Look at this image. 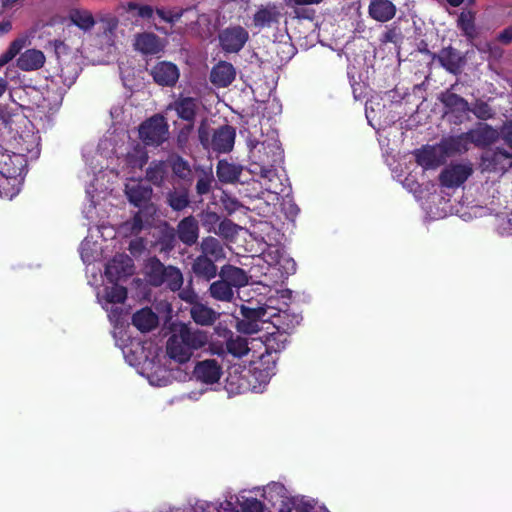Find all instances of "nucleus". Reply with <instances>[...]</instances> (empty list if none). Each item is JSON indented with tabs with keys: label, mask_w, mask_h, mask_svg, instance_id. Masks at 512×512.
<instances>
[{
	"label": "nucleus",
	"mask_w": 512,
	"mask_h": 512,
	"mask_svg": "<svg viewBox=\"0 0 512 512\" xmlns=\"http://www.w3.org/2000/svg\"><path fill=\"white\" fill-rule=\"evenodd\" d=\"M121 347L126 361L131 366H136L139 373L147 378L152 386L163 387L170 383L171 375L169 370L162 364V356L156 348L149 347L148 354H145V347L140 342H131L130 345Z\"/></svg>",
	"instance_id": "nucleus-1"
},
{
	"label": "nucleus",
	"mask_w": 512,
	"mask_h": 512,
	"mask_svg": "<svg viewBox=\"0 0 512 512\" xmlns=\"http://www.w3.org/2000/svg\"><path fill=\"white\" fill-rule=\"evenodd\" d=\"M267 228L265 236H261V241L267 246V250H264L262 256L257 257L255 261L263 260L267 263L269 268L265 274L271 275L277 283L296 271V263L279 246L284 239L280 230L276 226H267Z\"/></svg>",
	"instance_id": "nucleus-2"
},
{
	"label": "nucleus",
	"mask_w": 512,
	"mask_h": 512,
	"mask_svg": "<svg viewBox=\"0 0 512 512\" xmlns=\"http://www.w3.org/2000/svg\"><path fill=\"white\" fill-rule=\"evenodd\" d=\"M209 344L207 331L191 328L185 324L174 330L166 345L167 355L179 364L188 362L194 351Z\"/></svg>",
	"instance_id": "nucleus-3"
},
{
	"label": "nucleus",
	"mask_w": 512,
	"mask_h": 512,
	"mask_svg": "<svg viewBox=\"0 0 512 512\" xmlns=\"http://www.w3.org/2000/svg\"><path fill=\"white\" fill-rule=\"evenodd\" d=\"M124 191L129 202L139 208L131 224H149L150 218L157 212L156 206L151 202L152 188L141 181H131L125 185Z\"/></svg>",
	"instance_id": "nucleus-4"
},
{
	"label": "nucleus",
	"mask_w": 512,
	"mask_h": 512,
	"mask_svg": "<svg viewBox=\"0 0 512 512\" xmlns=\"http://www.w3.org/2000/svg\"><path fill=\"white\" fill-rule=\"evenodd\" d=\"M97 299L101 306L108 312L110 321L114 324L115 329L121 328L123 324L124 310L122 307L115 306L122 304L126 297L127 291L123 286L112 283L111 286L105 287L103 290L97 291ZM122 330L114 331V337L117 338Z\"/></svg>",
	"instance_id": "nucleus-5"
},
{
	"label": "nucleus",
	"mask_w": 512,
	"mask_h": 512,
	"mask_svg": "<svg viewBox=\"0 0 512 512\" xmlns=\"http://www.w3.org/2000/svg\"><path fill=\"white\" fill-rule=\"evenodd\" d=\"M286 341V335L280 331L270 333L265 337L263 342L265 346V353L260 355V366H263V369L256 367L254 372L256 376L259 374L262 383H267L274 374L277 358L273 353L276 354L282 350L285 347Z\"/></svg>",
	"instance_id": "nucleus-6"
},
{
	"label": "nucleus",
	"mask_w": 512,
	"mask_h": 512,
	"mask_svg": "<svg viewBox=\"0 0 512 512\" xmlns=\"http://www.w3.org/2000/svg\"><path fill=\"white\" fill-rule=\"evenodd\" d=\"M282 149L277 141L265 140L251 151L253 163L260 167V175L270 177L275 166L282 160Z\"/></svg>",
	"instance_id": "nucleus-7"
},
{
	"label": "nucleus",
	"mask_w": 512,
	"mask_h": 512,
	"mask_svg": "<svg viewBox=\"0 0 512 512\" xmlns=\"http://www.w3.org/2000/svg\"><path fill=\"white\" fill-rule=\"evenodd\" d=\"M138 132L145 145L160 146L169 137V125L163 115L155 114L140 124Z\"/></svg>",
	"instance_id": "nucleus-8"
},
{
	"label": "nucleus",
	"mask_w": 512,
	"mask_h": 512,
	"mask_svg": "<svg viewBox=\"0 0 512 512\" xmlns=\"http://www.w3.org/2000/svg\"><path fill=\"white\" fill-rule=\"evenodd\" d=\"M481 165L488 172H506L512 167V150L500 147L488 149L481 156Z\"/></svg>",
	"instance_id": "nucleus-9"
},
{
	"label": "nucleus",
	"mask_w": 512,
	"mask_h": 512,
	"mask_svg": "<svg viewBox=\"0 0 512 512\" xmlns=\"http://www.w3.org/2000/svg\"><path fill=\"white\" fill-rule=\"evenodd\" d=\"M471 163H450L439 175L440 184L446 188L460 187L472 175Z\"/></svg>",
	"instance_id": "nucleus-10"
},
{
	"label": "nucleus",
	"mask_w": 512,
	"mask_h": 512,
	"mask_svg": "<svg viewBox=\"0 0 512 512\" xmlns=\"http://www.w3.org/2000/svg\"><path fill=\"white\" fill-rule=\"evenodd\" d=\"M199 108L198 99L190 96L180 95L176 100L170 103L167 107L168 110H174L183 121L187 122V131L191 132L194 127V122Z\"/></svg>",
	"instance_id": "nucleus-11"
},
{
	"label": "nucleus",
	"mask_w": 512,
	"mask_h": 512,
	"mask_svg": "<svg viewBox=\"0 0 512 512\" xmlns=\"http://www.w3.org/2000/svg\"><path fill=\"white\" fill-rule=\"evenodd\" d=\"M249 39V34L242 26L228 27L219 33L221 48L227 53H238Z\"/></svg>",
	"instance_id": "nucleus-12"
},
{
	"label": "nucleus",
	"mask_w": 512,
	"mask_h": 512,
	"mask_svg": "<svg viewBox=\"0 0 512 512\" xmlns=\"http://www.w3.org/2000/svg\"><path fill=\"white\" fill-rule=\"evenodd\" d=\"M222 366L215 359H205L195 364L193 377L196 381L206 385L218 383L222 376Z\"/></svg>",
	"instance_id": "nucleus-13"
},
{
	"label": "nucleus",
	"mask_w": 512,
	"mask_h": 512,
	"mask_svg": "<svg viewBox=\"0 0 512 512\" xmlns=\"http://www.w3.org/2000/svg\"><path fill=\"white\" fill-rule=\"evenodd\" d=\"M236 138V130L231 125H222L212 133L210 148L217 153L232 151Z\"/></svg>",
	"instance_id": "nucleus-14"
},
{
	"label": "nucleus",
	"mask_w": 512,
	"mask_h": 512,
	"mask_svg": "<svg viewBox=\"0 0 512 512\" xmlns=\"http://www.w3.org/2000/svg\"><path fill=\"white\" fill-rule=\"evenodd\" d=\"M252 493H260L265 501L275 506L277 503L281 504V507L286 506V501L289 502L294 500L296 497H289L287 490L281 483L271 482L263 487H255L250 490Z\"/></svg>",
	"instance_id": "nucleus-15"
},
{
	"label": "nucleus",
	"mask_w": 512,
	"mask_h": 512,
	"mask_svg": "<svg viewBox=\"0 0 512 512\" xmlns=\"http://www.w3.org/2000/svg\"><path fill=\"white\" fill-rule=\"evenodd\" d=\"M469 136L471 144L477 147H487L495 143L499 138V131L487 123L480 122L474 129L465 132Z\"/></svg>",
	"instance_id": "nucleus-16"
},
{
	"label": "nucleus",
	"mask_w": 512,
	"mask_h": 512,
	"mask_svg": "<svg viewBox=\"0 0 512 512\" xmlns=\"http://www.w3.org/2000/svg\"><path fill=\"white\" fill-rule=\"evenodd\" d=\"M151 75L158 85L172 87L177 83L180 74L174 63L162 61L152 68Z\"/></svg>",
	"instance_id": "nucleus-17"
},
{
	"label": "nucleus",
	"mask_w": 512,
	"mask_h": 512,
	"mask_svg": "<svg viewBox=\"0 0 512 512\" xmlns=\"http://www.w3.org/2000/svg\"><path fill=\"white\" fill-rule=\"evenodd\" d=\"M209 352L214 355L223 356L226 351L234 357L246 355L250 348L247 339L241 336H231L226 342V349L222 345L209 342Z\"/></svg>",
	"instance_id": "nucleus-18"
},
{
	"label": "nucleus",
	"mask_w": 512,
	"mask_h": 512,
	"mask_svg": "<svg viewBox=\"0 0 512 512\" xmlns=\"http://www.w3.org/2000/svg\"><path fill=\"white\" fill-rule=\"evenodd\" d=\"M470 139L468 135L461 133L443 137L439 143L440 152H443L445 158L466 153L470 147Z\"/></svg>",
	"instance_id": "nucleus-19"
},
{
	"label": "nucleus",
	"mask_w": 512,
	"mask_h": 512,
	"mask_svg": "<svg viewBox=\"0 0 512 512\" xmlns=\"http://www.w3.org/2000/svg\"><path fill=\"white\" fill-rule=\"evenodd\" d=\"M433 59H437L445 70L454 75L460 73L465 63L464 57L452 46L444 47L438 54H433Z\"/></svg>",
	"instance_id": "nucleus-20"
},
{
	"label": "nucleus",
	"mask_w": 512,
	"mask_h": 512,
	"mask_svg": "<svg viewBox=\"0 0 512 512\" xmlns=\"http://www.w3.org/2000/svg\"><path fill=\"white\" fill-rule=\"evenodd\" d=\"M416 162L425 170L436 169L445 163V155L437 146H426L415 153Z\"/></svg>",
	"instance_id": "nucleus-21"
},
{
	"label": "nucleus",
	"mask_w": 512,
	"mask_h": 512,
	"mask_svg": "<svg viewBox=\"0 0 512 512\" xmlns=\"http://www.w3.org/2000/svg\"><path fill=\"white\" fill-rule=\"evenodd\" d=\"M439 99L444 105L446 113L453 114L460 122L464 115L470 110L468 101L456 93L446 91L441 94Z\"/></svg>",
	"instance_id": "nucleus-22"
},
{
	"label": "nucleus",
	"mask_w": 512,
	"mask_h": 512,
	"mask_svg": "<svg viewBox=\"0 0 512 512\" xmlns=\"http://www.w3.org/2000/svg\"><path fill=\"white\" fill-rule=\"evenodd\" d=\"M131 273L132 260L124 254L116 255L112 261L107 264L105 269V276L111 283Z\"/></svg>",
	"instance_id": "nucleus-23"
},
{
	"label": "nucleus",
	"mask_w": 512,
	"mask_h": 512,
	"mask_svg": "<svg viewBox=\"0 0 512 512\" xmlns=\"http://www.w3.org/2000/svg\"><path fill=\"white\" fill-rule=\"evenodd\" d=\"M168 163L173 176L181 180L184 186H191L194 180V173L189 162L178 154H172L168 157Z\"/></svg>",
	"instance_id": "nucleus-24"
},
{
	"label": "nucleus",
	"mask_w": 512,
	"mask_h": 512,
	"mask_svg": "<svg viewBox=\"0 0 512 512\" xmlns=\"http://www.w3.org/2000/svg\"><path fill=\"white\" fill-rule=\"evenodd\" d=\"M236 77L235 67L227 61H219L210 72V81L217 87H228Z\"/></svg>",
	"instance_id": "nucleus-25"
},
{
	"label": "nucleus",
	"mask_w": 512,
	"mask_h": 512,
	"mask_svg": "<svg viewBox=\"0 0 512 512\" xmlns=\"http://www.w3.org/2000/svg\"><path fill=\"white\" fill-rule=\"evenodd\" d=\"M397 8L390 0H371L368 13L369 16L381 23H385L393 19L396 15Z\"/></svg>",
	"instance_id": "nucleus-26"
},
{
	"label": "nucleus",
	"mask_w": 512,
	"mask_h": 512,
	"mask_svg": "<svg viewBox=\"0 0 512 512\" xmlns=\"http://www.w3.org/2000/svg\"><path fill=\"white\" fill-rule=\"evenodd\" d=\"M134 47L145 55L158 54L163 49L161 39L152 32H142L135 36Z\"/></svg>",
	"instance_id": "nucleus-27"
},
{
	"label": "nucleus",
	"mask_w": 512,
	"mask_h": 512,
	"mask_svg": "<svg viewBox=\"0 0 512 512\" xmlns=\"http://www.w3.org/2000/svg\"><path fill=\"white\" fill-rule=\"evenodd\" d=\"M169 163L166 161L153 160L146 170V180L156 187H163L169 178Z\"/></svg>",
	"instance_id": "nucleus-28"
},
{
	"label": "nucleus",
	"mask_w": 512,
	"mask_h": 512,
	"mask_svg": "<svg viewBox=\"0 0 512 512\" xmlns=\"http://www.w3.org/2000/svg\"><path fill=\"white\" fill-rule=\"evenodd\" d=\"M281 12L274 4L260 7L253 16L254 25L258 28L271 27L279 23Z\"/></svg>",
	"instance_id": "nucleus-29"
},
{
	"label": "nucleus",
	"mask_w": 512,
	"mask_h": 512,
	"mask_svg": "<svg viewBox=\"0 0 512 512\" xmlns=\"http://www.w3.org/2000/svg\"><path fill=\"white\" fill-rule=\"evenodd\" d=\"M456 22L461 34L472 44L479 36V30L475 23V13L472 11H462Z\"/></svg>",
	"instance_id": "nucleus-30"
},
{
	"label": "nucleus",
	"mask_w": 512,
	"mask_h": 512,
	"mask_svg": "<svg viewBox=\"0 0 512 512\" xmlns=\"http://www.w3.org/2000/svg\"><path fill=\"white\" fill-rule=\"evenodd\" d=\"M45 55L37 49H28L20 54L17 59V66L22 71H34L43 67L45 63Z\"/></svg>",
	"instance_id": "nucleus-31"
},
{
	"label": "nucleus",
	"mask_w": 512,
	"mask_h": 512,
	"mask_svg": "<svg viewBox=\"0 0 512 512\" xmlns=\"http://www.w3.org/2000/svg\"><path fill=\"white\" fill-rule=\"evenodd\" d=\"M190 314L194 322L201 326H210L219 317V313L202 303H195L191 307Z\"/></svg>",
	"instance_id": "nucleus-32"
},
{
	"label": "nucleus",
	"mask_w": 512,
	"mask_h": 512,
	"mask_svg": "<svg viewBox=\"0 0 512 512\" xmlns=\"http://www.w3.org/2000/svg\"><path fill=\"white\" fill-rule=\"evenodd\" d=\"M229 285L234 288H241L248 284V276L246 272L238 267L227 265L221 268L219 273Z\"/></svg>",
	"instance_id": "nucleus-33"
},
{
	"label": "nucleus",
	"mask_w": 512,
	"mask_h": 512,
	"mask_svg": "<svg viewBox=\"0 0 512 512\" xmlns=\"http://www.w3.org/2000/svg\"><path fill=\"white\" fill-rule=\"evenodd\" d=\"M166 202L173 211L180 212L190 206L189 187L170 190L166 195Z\"/></svg>",
	"instance_id": "nucleus-34"
},
{
	"label": "nucleus",
	"mask_w": 512,
	"mask_h": 512,
	"mask_svg": "<svg viewBox=\"0 0 512 512\" xmlns=\"http://www.w3.org/2000/svg\"><path fill=\"white\" fill-rule=\"evenodd\" d=\"M133 325L141 332H148L158 324V316L149 308L136 312L132 318Z\"/></svg>",
	"instance_id": "nucleus-35"
},
{
	"label": "nucleus",
	"mask_w": 512,
	"mask_h": 512,
	"mask_svg": "<svg viewBox=\"0 0 512 512\" xmlns=\"http://www.w3.org/2000/svg\"><path fill=\"white\" fill-rule=\"evenodd\" d=\"M216 174L222 183H234L238 181L241 169L225 160H220L217 164Z\"/></svg>",
	"instance_id": "nucleus-36"
},
{
	"label": "nucleus",
	"mask_w": 512,
	"mask_h": 512,
	"mask_svg": "<svg viewBox=\"0 0 512 512\" xmlns=\"http://www.w3.org/2000/svg\"><path fill=\"white\" fill-rule=\"evenodd\" d=\"M209 293L217 301L230 302L234 298V289L223 278L210 285Z\"/></svg>",
	"instance_id": "nucleus-37"
},
{
	"label": "nucleus",
	"mask_w": 512,
	"mask_h": 512,
	"mask_svg": "<svg viewBox=\"0 0 512 512\" xmlns=\"http://www.w3.org/2000/svg\"><path fill=\"white\" fill-rule=\"evenodd\" d=\"M69 19L84 32L90 31L96 24L94 16L88 10L74 9L70 12Z\"/></svg>",
	"instance_id": "nucleus-38"
},
{
	"label": "nucleus",
	"mask_w": 512,
	"mask_h": 512,
	"mask_svg": "<svg viewBox=\"0 0 512 512\" xmlns=\"http://www.w3.org/2000/svg\"><path fill=\"white\" fill-rule=\"evenodd\" d=\"M166 271L167 267H165L157 259H150L146 265V274L148 276V280L154 286H160L164 284V276Z\"/></svg>",
	"instance_id": "nucleus-39"
},
{
	"label": "nucleus",
	"mask_w": 512,
	"mask_h": 512,
	"mask_svg": "<svg viewBox=\"0 0 512 512\" xmlns=\"http://www.w3.org/2000/svg\"><path fill=\"white\" fill-rule=\"evenodd\" d=\"M193 271L196 275L209 280L215 277L217 268L213 261L206 256H199L193 263Z\"/></svg>",
	"instance_id": "nucleus-40"
},
{
	"label": "nucleus",
	"mask_w": 512,
	"mask_h": 512,
	"mask_svg": "<svg viewBox=\"0 0 512 512\" xmlns=\"http://www.w3.org/2000/svg\"><path fill=\"white\" fill-rule=\"evenodd\" d=\"M148 162V153L145 146L136 144L126 155V163L131 168L142 169Z\"/></svg>",
	"instance_id": "nucleus-41"
},
{
	"label": "nucleus",
	"mask_w": 512,
	"mask_h": 512,
	"mask_svg": "<svg viewBox=\"0 0 512 512\" xmlns=\"http://www.w3.org/2000/svg\"><path fill=\"white\" fill-rule=\"evenodd\" d=\"M100 246L90 237H86L80 245V255L84 263L91 264L99 255Z\"/></svg>",
	"instance_id": "nucleus-42"
},
{
	"label": "nucleus",
	"mask_w": 512,
	"mask_h": 512,
	"mask_svg": "<svg viewBox=\"0 0 512 512\" xmlns=\"http://www.w3.org/2000/svg\"><path fill=\"white\" fill-rule=\"evenodd\" d=\"M236 502L241 508V512H265L263 502L255 497L246 496L243 492L236 497Z\"/></svg>",
	"instance_id": "nucleus-43"
},
{
	"label": "nucleus",
	"mask_w": 512,
	"mask_h": 512,
	"mask_svg": "<svg viewBox=\"0 0 512 512\" xmlns=\"http://www.w3.org/2000/svg\"><path fill=\"white\" fill-rule=\"evenodd\" d=\"M201 247L204 253L203 256H211L216 261L225 257L224 250L216 238L209 237L204 239Z\"/></svg>",
	"instance_id": "nucleus-44"
},
{
	"label": "nucleus",
	"mask_w": 512,
	"mask_h": 512,
	"mask_svg": "<svg viewBox=\"0 0 512 512\" xmlns=\"http://www.w3.org/2000/svg\"><path fill=\"white\" fill-rule=\"evenodd\" d=\"M125 8L127 12L133 13V16L143 20L152 19L155 13V9L152 6L147 4H140L136 1L127 2Z\"/></svg>",
	"instance_id": "nucleus-45"
},
{
	"label": "nucleus",
	"mask_w": 512,
	"mask_h": 512,
	"mask_svg": "<svg viewBox=\"0 0 512 512\" xmlns=\"http://www.w3.org/2000/svg\"><path fill=\"white\" fill-rule=\"evenodd\" d=\"M187 11L183 8H170L167 9L165 7H157L155 9L156 15L164 22L169 23L171 25L176 24L183 14Z\"/></svg>",
	"instance_id": "nucleus-46"
},
{
	"label": "nucleus",
	"mask_w": 512,
	"mask_h": 512,
	"mask_svg": "<svg viewBox=\"0 0 512 512\" xmlns=\"http://www.w3.org/2000/svg\"><path fill=\"white\" fill-rule=\"evenodd\" d=\"M25 45V39L17 38L13 40L7 50L0 55V67L8 64L12 59L16 57L17 54L20 53L21 49Z\"/></svg>",
	"instance_id": "nucleus-47"
},
{
	"label": "nucleus",
	"mask_w": 512,
	"mask_h": 512,
	"mask_svg": "<svg viewBox=\"0 0 512 512\" xmlns=\"http://www.w3.org/2000/svg\"><path fill=\"white\" fill-rule=\"evenodd\" d=\"M164 284H166L172 291L179 290L183 284V275L181 271L172 266L167 267V271L164 276Z\"/></svg>",
	"instance_id": "nucleus-48"
},
{
	"label": "nucleus",
	"mask_w": 512,
	"mask_h": 512,
	"mask_svg": "<svg viewBox=\"0 0 512 512\" xmlns=\"http://www.w3.org/2000/svg\"><path fill=\"white\" fill-rule=\"evenodd\" d=\"M469 111L482 121L493 118L495 114L491 106L483 100H476Z\"/></svg>",
	"instance_id": "nucleus-49"
},
{
	"label": "nucleus",
	"mask_w": 512,
	"mask_h": 512,
	"mask_svg": "<svg viewBox=\"0 0 512 512\" xmlns=\"http://www.w3.org/2000/svg\"><path fill=\"white\" fill-rule=\"evenodd\" d=\"M285 507H280L278 512H312L313 506L303 498L296 497L289 502L286 501Z\"/></svg>",
	"instance_id": "nucleus-50"
},
{
	"label": "nucleus",
	"mask_w": 512,
	"mask_h": 512,
	"mask_svg": "<svg viewBox=\"0 0 512 512\" xmlns=\"http://www.w3.org/2000/svg\"><path fill=\"white\" fill-rule=\"evenodd\" d=\"M214 181L212 173L201 171L196 182V192L199 196L210 193L212 182Z\"/></svg>",
	"instance_id": "nucleus-51"
},
{
	"label": "nucleus",
	"mask_w": 512,
	"mask_h": 512,
	"mask_svg": "<svg viewBox=\"0 0 512 512\" xmlns=\"http://www.w3.org/2000/svg\"><path fill=\"white\" fill-rule=\"evenodd\" d=\"M180 239L186 244H193L198 238L197 226H180Z\"/></svg>",
	"instance_id": "nucleus-52"
},
{
	"label": "nucleus",
	"mask_w": 512,
	"mask_h": 512,
	"mask_svg": "<svg viewBox=\"0 0 512 512\" xmlns=\"http://www.w3.org/2000/svg\"><path fill=\"white\" fill-rule=\"evenodd\" d=\"M282 211L285 214V217L290 222H295L296 217L298 216L300 209L299 207L291 200H285L281 204Z\"/></svg>",
	"instance_id": "nucleus-53"
},
{
	"label": "nucleus",
	"mask_w": 512,
	"mask_h": 512,
	"mask_svg": "<svg viewBox=\"0 0 512 512\" xmlns=\"http://www.w3.org/2000/svg\"><path fill=\"white\" fill-rule=\"evenodd\" d=\"M500 139L512 150V119L503 123L499 130Z\"/></svg>",
	"instance_id": "nucleus-54"
},
{
	"label": "nucleus",
	"mask_w": 512,
	"mask_h": 512,
	"mask_svg": "<svg viewBox=\"0 0 512 512\" xmlns=\"http://www.w3.org/2000/svg\"><path fill=\"white\" fill-rule=\"evenodd\" d=\"M497 41L503 45H509L512 43V25L506 27L497 35Z\"/></svg>",
	"instance_id": "nucleus-55"
},
{
	"label": "nucleus",
	"mask_w": 512,
	"mask_h": 512,
	"mask_svg": "<svg viewBox=\"0 0 512 512\" xmlns=\"http://www.w3.org/2000/svg\"><path fill=\"white\" fill-rule=\"evenodd\" d=\"M218 512H240L231 500H224L216 507Z\"/></svg>",
	"instance_id": "nucleus-56"
},
{
	"label": "nucleus",
	"mask_w": 512,
	"mask_h": 512,
	"mask_svg": "<svg viewBox=\"0 0 512 512\" xmlns=\"http://www.w3.org/2000/svg\"><path fill=\"white\" fill-rule=\"evenodd\" d=\"M179 297L186 301L187 303H190L192 304V306L197 303L196 300H197V295L196 293L191 290V289H184L182 291H180L179 293Z\"/></svg>",
	"instance_id": "nucleus-57"
},
{
	"label": "nucleus",
	"mask_w": 512,
	"mask_h": 512,
	"mask_svg": "<svg viewBox=\"0 0 512 512\" xmlns=\"http://www.w3.org/2000/svg\"><path fill=\"white\" fill-rule=\"evenodd\" d=\"M198 137H199V141L200 143L204 146V147H210V141L209 140V132L207 130V128L204 126V125H201L198 129Z\"/></svg>",
	"instance_id": "nucleus-58"
},
{
	"label": "nucleus",
	"mask_w": 512,
	"mask_h": 512,
	"mask_svg": "<svg viewBox=\"0 0 512 512\" xmlns=\"http://www.w3.org/2000/svg\"><path fill=\"white\" fill-rule=\"evenodd\" d=\"M12 29V23L10 20H3L0 22V36H3L10 32Z\"/></svg>",
	"instance_id": "nucleus-59"
},
{
	"label": "nucleus",
	"mask_w": 512,
	"mask_h": 512,
	"mask_svg": "<svg viewBox=\"0 0 512 512\" xmlns=\"http://www.w3.org/2000/svg\"><path fill=\"white\" fill-rule=\"evenodd\" d=\"M498 234L501 236L512 235V226H502L501 229L498 230Z\"/></svg>",
	"instance_id": "nucleus-60"
},
{
	"label": "nucleus",
	"mask_w": 512,
	"mask_h": 512,
	"mask_svg": "<svg viewBox=\"0 0 512 512\" xmlns=\"http://www.w3.org/2000/svg\"><path fill=\"white\" fill-rule=\"evenodd\" d=\"M296 5L318 4L321 0H292Z\"/></svg>",
	"instance_id": "nucleus-61"
},
{
	"label": "nucleus",
	"mask_w": 512,
	"mask_h": 512,
	"mask_svg": "<svg viewBox=\"0 0 512 512\" xmlns=\"http://www.w3.org/2000/svg\"><path fill=\"white\" fill-rule=\"evenodd\" d=\"M189 133H190V132H188V131H187V125H185V126L181 129V131H180V133H179V135H178V141H179V142H181L182 140H184V141H185V140L187 139V136H188V134H189Z\"/></svg>",
	"instance_id": "nucleus-62"
},
{
	"label": "nucleus",
	"mask_w": 512,
	"mask_h": 512,
	"mask_svg": "<svg viewBox=\"0 0 512 512\" xmlns=\"http://www.w3.org/2000/svg\"><path fill=\"white\" fill-rule=\"evenodd\" d=\"M178 224H198L193 216L184 217Z\"/></svg>",
	"instance_id": "nucleus-63"
},
{
	"label": "nucleus",
	"mask_w": 512,
	"mask_h": 512,
	"mask_svg": "<svg viewBox=\"0 0 512 512\" xmlns=\"http://www.w3.org/2000/svg\"><path fill=\"white\" fill-rule=\"evenodd\" d=\"M7 81L0 77V97L5 93L6 89H7Z\"/></svg>",
	"instance_id": "nucleus-64"
}]
</instances>
